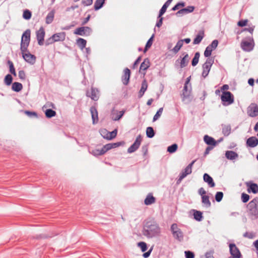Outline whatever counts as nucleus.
<instances>
[{
  "mask_svg": "<svg viewBox=\"0 0 258 258\" xmlns=\"http://www.w3.org/2000/svg\"><path fill=\"white\" fill-rule=\"evenodd\" d=\"M104 132L105 133H106L107 134H108V136H105L106 139L108 140H112V139L116 137L117 135V131L116 129H115L113 131L110 132H108L107 130L104 129Z\"/></svg>",
  "mask_w": 258,
  "mask_h": 258,
  "instance_id": "29",
  "label": "nucleus"
},
{
  "mask_svg": "<svg viewBox=\"0 0 258 258\" xmlns=\"http://www.w3.org/2000/svg\"><path fill=\"white\" fill-rule=\"evenodd\" d=\"M225 157L228 160H233L237 158L238 155L233 151H227L225 152Z\"/></svg>",
  "mask_w": 258,
  "mask_h": 258,
  "instance_id": "24",
  "label": "nucleus"
},
{
  "mask_svg": "<svg viewBox=\"0 0 258 258\" xmlns=\"http://www.w3.org/2000/svg\"><path fill=\"white\" fill-rule=\"evenodd\" d=\"M241 48H253L254 42L252 37H248L242 39L241 42Z\"/></svg>",
  "mask_w": 258,
  "mask_h": 258,
  "instance_id": "9",
  "label": "nucleus"
},
{
  "mask_svg": "<svg viewBox=\"0 0 258 258\" xmlns=\"http://www.w3.org/2000/svg\"><path fill=\"white\" fill-rule=\"evenodd\" d=\"M246 145L251 148H254L258 145V139L255 137H251L246 141Z\"/></svg>",
  "mask_w": 258,
  "mask_h": 258,
  "instance_id": "22",
  "label": "nucleus"
},
{
  "mask_svg": "<svg viewBox=\"0 0 258 258\" xmlns=\"http://www.w3.org/2000/svg\"><path fill=\"white\" fill-rule=\"evenodd\" d=\"M195 10V7L188 6L187 8L182 9L178 11L177 14H188L192 12Z\"/></svg>",
  "mask_w": 258,
  "mask_h": 258,
  "instance_id": "32",
  "label": "nucleus"
},
{
  "mask_svg": "<svg viewBox=\"0 0 258 258\" xmlns=\"http://www.w3.org/2000/svg\"><path fill=\"white\" fill-rule=\"evenodd\" d=\"M131 77V71L130 70L126 68L123 71V74L121 77V81L123 84L126 86L129 83L130 79Z\"/></svg>",
  "mask_w": 258,
  "mask_h": 258,
  "instance_id": "15",
  "label": "nucleus"
},
{
  "mask_svg": "<svg viewBox=\"0 0 258 258\" xmlns=\"http://www.w3.org/2000/svg\"><path fill=\"white\" fill-rule=\"evenodd\" d=\"M184 6H185V3H184V2L178 3L172 8V10L176 11L177 10H178L180 8V7H183Z\"/></svg>",
  "mask_w": 258,
  "mask_h": 258,
  "instance_id": "57",
  "label": "nucleus"
},
{
  "mask_svg": "<svg viewBox=\"0 0 258 258\" xmlns=\"http://www.w3.org/2000/svg\"><path fill=\"white\" fill-rule=\"evenodd\" d=\"M248 192L251 191L253 194H256L258 192V185L257 184L254 183H251L249 185H248Z\"/></svg>",
  "mask_w": 258,
  "mask_h": 258,
  "instance_id": "34",
  "label": "nucleus"
},
{
  "mask_svg": "<svg viewBox=\"0 0 258 258\" xmlns=\"http://www.w3.org/2000/svg\"><path fill=\"white\" fill-rule=\"evenodd\" d=\"M54 16V13L53 11L50 12L46 17V23L47 24H50L52 22Z\"/></svg>",
  "mask_w": 258,
  "mask_h": 258,
  "instance_id": "38",
  "label": "nucleus"
},
{
  "mask_svg": "<svg viewBox=\"0 0 258 258\" xmlns=\"http://www.w3.org/2000/svg\"><path fill=\"white\" fill-rule=\"evenodd\" d=\"M54 42L62 41L65 39V33L64 32L58 33L52 35Z\"/></svg>",
  "mask_w": 258,
  "mask_h": 258,
  "instance_id": "26",
  "label": "nucleus"
},
{
  "mask_svg": "<svg viewBox=\"0 0 258 258\" xmlns=\"http://www.w3.org/2000/svg\"><path fill=\"white\" fill-rule=\"evenodd\" d=\"M193 215L194 219L197 221H201L203 219V213L202 212L196 210H192Z\"/></svg>",
  "mask_w": 258,
  "mask_h": 258,
  "instance_id": "28",
  "label": "nucleus"
},
{
  "mask_svg": "<svg viewBox=\"0 0 258 258\" xmlns=\"http://www.w3.org/2000/svg\"><path fill=\"white\" fill-rule=\"evenodd\" d=\"M24 59L28 62L33 64L35 62L36 57L34 55L31 54L28 49H21Z\"/></svg>",
  "mask_w": 258,
  "mask_h": 258,
  "instance_id": "11",
  "label": "nucleus"
},
{
  "mask_svg": "<svg viewBox=\"0 0 258 258\" xmlns=\"http://www.w3.org/2000/svg\"><path fill=\"white\" fill-rule=\"evenodd\" d=\"M229 252L231 254L228 258H242V255L235 243H230Z\"/></svg>",
  "mask_w": 258,
  "mask_h": 258,
  "instance_id": "7",
  "label": "nucleus"
},
{
  "mask_svg": "<svg viewBox=\"0 0 258 258\" xmlns=\"http://www.w3.org/2000/svg\"><path fill=\"white\" fill-rule=\"evenodd\" d=\"M86 95L90 97L92 100L97 101L99 99V91L97 89L92 87L91 92L87 91Z\"/></svg>",
  "mask_w": 258,
  "mask_h": 258,
  "instance_id": "16",
  "label": "nucleus"
},
{
  "mask_svg": "<svg viewBox=\"0 0 258 258\" xmlns=\"http://www.w3.org/2000/svg\"><path fill=\"white\" fill-rule=\"evenodd\" d=\"M202 202L204 204V205L207 208H209L211 206V203L209 200V197L208 196L205 195L202 196Z\"/></svg>",
  "mask_w": 258,
  "mask_h": 258,
  "instance_id": "33",
  "label": "nucleus"
},
{
  "mask_svg": "<svg viewBox=\"0 0 258 258\" xmlns=\"http://www.w3.org/2000/svg\"><path fill=\"white\" fill-rule=\"evenodd\" d=\"M248 23V20L247 19H245V20H240L239 21H238V22L237 23V25L239 27H243V26H245L247 25Z\"/></svg>",
  "mask_w": 258,
  "mask_h": 258,
  "instance_id": "60",
  "label": "nucleus"
},
{
  "mask_svg": "<svg viewBox=\"0 0 258 258\" xmlns=\"http://www.w3.org/2000/svg\"><path fill=\"white\" fill-rule=\"evenodd\" d=\"M18 77L22 80H25L26 79V74L24 70H20L18 72Z\"/></svg>",
  "mask_w": 258,
  "mask_h": 258,
  "instance_id": "55",
  "label": "nucleus"
},
{
  "mask_svg": "<svg viewBox=\"0 0 258 258\" xmlns=\"http://www.w3.org/2000/svg\"><path fill=\"white\" fill-rule=\"evenodd\" d=\"M191 93V86L184 85L180 94L182 101L185 102L186 100L189 101Z\"/></svg>",
  "mask_w": 258,
  "mask_h": 258,
  "instance_id": "8",
  "label": "nucleus"
},
{
  "mask_svg": "<svg viewBox=\"0 0 258 258\" xmlns=\"http://www.w3.org/2000/svg\"><path fill=\"white\" fill-rule=\"evenodd\" d=\"M156 201L155 198L153 196L152 193H149L144 200V204L146 205H150L154 203Z\"/></svg>",
  "mask_w": 258,
  "mask_h": 258,
  "instance_id": "25",
  "label": "nucleus"
},
{
  "mask_svg": "<svg viewBox=\"0 0 258 258\" xmlns=\"http://www.w3.org/2000/svg\"><path fill=\"white\" fill-rule=\"evenodd\" d=\"M23 89V85L21 83L14 82L12 84V90L15 92H19Z\"/></svg>",
  "mask_w": 258,
  "mask_h": 258,
  "instance_id": "30",
  "label": "nucleus"
},
{
  "mask_svg": "<svg viewBox=\"0 0 258 258\" xmlns=\"http://www.w3.org/2000/svg\"><path fill=\"white\" fill-rule=\"evenodd\" d=\"M178 148V146L176 144H173L171 145V146H169L167 148V152H168L170 153H173L176 151Z\"/></svg>",
  "mask_w": 258,
  "mask_h": 258,
  "instance_id": "45",
  "label": "nucleus"
},
{
  "mask_svg": "<svg viewBox=\"0 0 258 258\" xmlns=\"http://www.w3.org/2000/svg\"><path fill=\"white\" fill-rule=\"evenodd\" d=\"M105 3V0H96L94 5V8L95 11L101 9Z\"/></svg>",
  "mask_w": 258,
  "mask_h": 258,
  "instance_id": "35",
  "label": "nucleus"
},
{
  "mask_svg": "<svg viewBox=\"0 0 258 258\" xmlns=\"http://www.w3.org/2000/svg\"><path fill=\"white\" fill-rule=\"evenodd\" d=\"M45 34L44 29L43 27H41L39 29L36 31V37L38 43L40 45H42L44 43Z\"/></svg>",
  "mask_w": 258,
  "mask_h": 258,
  "instance_id": "14",
  "label": "nucleus"
},
{
  "mask_svg": "<svg viewBox=\"0 0 258 258\" xmlns=\"http://www.w3.org/2000/svg\"><path fill=\"white\" fill-rule=\"evenodd\" d=\"M167 7L163 5L161 9H160L158 17H161L166 11Z\"/></svg>",
  "mask_w": 258,
  "mask_h": 258,
  "instance_id": "62",
  "label": "nucleus"
},
{
  "mask_svg": "<svg viewBox=\"0 0 258 258\" xmlns=\"http://www.w3.org/2000/svg\"><path fill=\"white\" fill-rule=\"evenodd\" d=\"M56 114V112L51 109H47L45 111V116L48 118L55 116Z\"/></svg>",
  "mask_w": 258,
  "mask_h": 258,
  "instance_id": "41",
  "label": "nucleus"
},
{
  "mask_svg": "<svg viewBox=\"0 0 258 258\" xmlns=\"http://www.w3.org/2000/svg\"><path fill=\"white\" fill-rule=\"evenodd\" d=\"M92 32V29L89 27L83 26L77 28L75 31V34L81 36H89Z\"/></svg>",
  "mask_w": 258,
  "mask_h": 258,
  "instance_id": "10",
  "label": "nucleus"
},
{
  "mask_svg": "<svg viewBox=\"0 0 258 258\" xmlns=\"http://www.w3.org/2000/svg\"><path fill=\"white\" fill-rule=\"evenodd\" d=\"M154 37V34H153L152 36L150 38V39L147 41L144 48H149L152 46V45L153 44V42Z\"/></svg>",
  "mask_w": 258,
  "mask_h": 258,
  "instance_id": "52",
  "label": "nucleus"
},
{
  "mask_svg": "<svg viewBox=\"0 0 258 258\" xmlns=\"http://www.w3.org/2000/svg\"><path fill=\"white\" fill-rule=\"evenodd\" d=\"M92 154L95 156H98L104 154V151L102 148L101 149H96L92 151Z\"/></svg>",
  "mask_w": 258,
  "mask_h": 258,
  "instance_id": "46",
  "label": "nucleus"
},
{
  "mask_svg": "<svg viewBox=\"0 0 258 258\" xmlns=\"http://www.w3.org/2000/svg\"><path fill=\"white\" fill-rule=\"evenodd\" d=\"M185 258H194L195 257V254L193 252L190 251H185Z\"/></svg>",
  "mask_w": 258,
  "mask_h": 258,
  "instance_id": "58",
  "label": "nucleus"
},
{
  "mask_svg": "<svg viewBox=\"0 0 258 258\" xmlns=\"http://www.w3.org/2000/svg\"><path fill=\"white\" fill-rule=\"evenodd\" d=\"M204 181L207 182L210 187H213L215 186V183L213 179L208 173H205L203 176Z\"/></svg>",
  "mask_w": 258,
  "mask_h": 258,
  "instance_id": "23",
  "label": "nucleus"
},
{
  "mask_svg": "<svg viewBox=\"0 0 258 258\" xmlns=\"http://www.w3.org/2000/svg\"><path fill=\"white\" fill-rule=\"evenodd\" d=\"M161 229L156 221L154 218H148L143 224L142 234L148 238L158 236Z\"/></svg>",
  "mask_w": 258,
  "mask_h": 258,
  "instance_id": "1",
  "label": "nucleus"
},
{
  "mask_svg": "<svg viewBox=\"0 0 258 258\" xmlns=\"http://www.w3.org/2000/svg\"><path fill=\"white\" fill-rule=\"evenodd\" d=\"M141 60V56H140L138 57V58L134 62V63L133 65V67H132L133 69H135L137 67V65L140 63Z\"/></svg>",
  "mask_w": 258,
  "mask_h": 258,
  "instance_id": "64",
  "label": "nucleus"
},
{
  "mask_svg": "<svg viewBox=\"0 0 258 258\" xmlns=\"http://www.w3.org/2000/svg\"><path fill=\"white\" fill-rule=\"evenodd\" d=\"M243 237L252 239L254 237V234L253 232H246L243 234Z\"/></svg>",
  "mask_w": 258,
  "mask_h": 258,
  "instance_id": "59",
  "label": "nucleus"
},
{
  "mask_svg": "<svg viewBox=\"0 0 258 258\" xmlns=\"http://www.w3.org/2000/svg\"><path fill=\"white\" fill-rule=\"evenodd\" d=\"M213 63L214 59L212 57H209L207 59L206 62L203 64L202 76L203 78H206L208 76Z\"/></svg>",
  "mask_w": 258,
  "mask_h": 258,
  "instance_id": "4",
  "label": "nucleus"
},
{
  "mask_svg": "<svg viewBox=\"0 0 258 258\" xmlns=\"http://www.w3.org/2000/svg\"><path fill=\"white\" fill-rule=\"evenodd\" d=\"M249 199V196L246 194L242 193L241 195V200L243 203H246Z\"/></svg>",
  "mask_w": 258,
  "mask_h": 258,
  "instance_id": "56",
  "label": "nucleus"
},
{
  "mask_svg": "<svg viewBox=\"0 0 258 258\" xmlns=\"http://www.w3.org/2000/svg\"><path fill=\"white\" fill-rule=\"evenodd\" d=\"M248 213L250 216H253L254 218L258 217V198H254L247 205Z\"/></svg>",
  "mask_w": 258,
  "mask_h": 258,
  "instance_id": "2",
  "label": "nucleus"
},
{
  "mask_svg": "<svg viewBox=\"0 0 258 258\" xmlns=\"http://www.w3.org/2000/svg\"><path fill=\"white\" fill-rule=\"evenodd\" d=\"M31 12L29 10H26L24 11L23 14V17L24 19L26 20H29L31 18Z\"/></svg>",
  "mask_w": 258,
  "mask_h": 258,
  "instance_id": "49",
  "label": "nucleus"
},
{
  "mask_svg": "<svg viewBox=\"0 0 258 258\" xmlns=\"http://www.w3.org/2000/svg\"><path fill=\"white\" fill-rule=\"evenodd\" d=\"M222 134L224 136H228L231 131V127L230 124H222Z\"/></svg>",
  "mask_w": 258,
  "mask_h": 258,
  "instance_id": "27",
  "label": "nucleus"
},
{
  "mask_svg": "<svg viewBox=\"0 0 258 258\" xmlns=\"http://www.w3.org/2000/svg\"><path fill=\"white\" fill-rule=\"evenodd\" d=\"M124 144H125V143L124 141H121V142H116V143H111V145H112V149H113V148H117L120 146L124 145Z\"/></svg>",
  "mask_w": 258,
  "mask_h": 258,
  "instance_id": "61",
  "label": "nucleus"
},
{
  "mask_svg": "<svg viewBox=\"0 0 258 258\" xmlns=\"http://www.w3.org/2000/svg\"><path fill=\"white\" fill-rule=\"evenodd\" d=\"M248 115L252 117L258 115V105L255 103H251L247 108Z\"/></svg>",
  "mask_w": 258,
  "mask_h": 258,
  "instance_id": "13",
  "label": "nucleus"
},
{
  "mask_svg": "<svg viewBox=\"0 0 258 258\" xmlns=\"http://www.w3.org/2000/svg\"><path fill=\"white\" fill-rule=\"evenodd\" d=\"M148 87V84L146 80H144L142 83V86L139 91V97H141L144 94L145 91L147 90Z\"/></svg>",
  "mask_w": 258,
  "mask_h": 258,
  "instance_id": "31",
  "label": "nucleus"
},
{
  "mask_svg": "<svg viewBox=\"0 0 258 258\" xmlns=\"http://www.w3.org/2000/svg\"><path fill=\"white\" fill-rule=\"evenodd\" d=\"M25 114L30 117H37V113L35 111H31L29 110L25 111Z\"/></svg>",
  "mask_w": 258,
  "mask_h": 258,
  "instance_id": "51",
  "label": "nucleus"
},
{
  "mask_svg": "<svg viewBox=\"0 0 258 258\" xmlns=\"http://www.w3.org/2000/svg\"><path fill=\"white\" fill-rule=\"evenodd\" d=\"M142 138L141 135L137 136L135 142L128 148L127 153H132L135 152L140 147Z\"/></svg>",
  "mask_w": 258,
  "mask_h": 258,
  "instance_id": "12",
  "label": "nucleus"
},
{
  "mask_svg": "<svg viewBox=\"0 0 258 258\" xmlns=\"http://www.w3.org/2000/svg\"><path fill=\"white\" fill-rule=\"evenodd\" d=\"M87 41L86 40L80 38L77 39V43L78 45L81 48H86V45Z\"/></svg>",
  "mask_w": 258,
  "mask_h": 258,
  "instance_id": "42",
  "label": "nucleus"
},
{
  "mask_svg": "<svg viewBox=\"0 0 258 258\" xmlns=\"http://www.w3.org/2000/svg\"><path fill=\"white\" fill-rule=\"evenodd\" d=\"M150 61L148 58L145 59L143 62H142L140 67V72L143 73L144 75L146 74L145 71L150 67Z\"/></svg>",
  "mask_w": 258,
  "mask_h": 258,
  "instance_id": "21",
  "label": "nucleus"
},
{
  "mask_svg": "<svg viewBox=\"0 0 258 258\" xmlns=\"http://www.w3.org/2000/svg\"><path fill=\"white\" fill-rule=\"evenodd\" d=\"M82 3L84 6H89L92 4L93 0H82Z\"/></svg>",
  "mask_w": 258,
  "mask_h": 258,
  "instance_id": "63",
  "label": "nucleus"
},
{
  "mask_svg": "<svg viewBox=\"0 0 258 258\" xmlns=\"http://www.w3.org/2000/svg\"><path fill=\"white\" fill-rule=\"evenodd\" d=\"M155 133L152 127H148L146 129V136L149 138H152L154 137Z\"/></svg>",
  "mask_w": 258,
  "mask_h": 258,
  "instance_id": "39",
  "label": "nucleus"
},
{
  "mask_svg": "<svg viewBox=\"0 0 258 258\" xmlns=\"http://www.w3.org/2000/svg\"><path fill=\"white\" fill-rule=\"evenodd\" d=\"M163 110V107H161L158 110L156 113L155 114V115L153 117V121H156L160 117V116L162 114Z\"/></svg>",
  "mask_w": 258,
  "mask_h": 258,
  "instance_id": "48",
  "label": "nucleus"
},
{
  "mask_svg": "<svg viewBox=\"0 0 258 258\" xmlns=\"http://www.w3.org/2000/svg\"><path fill=\"white\" fill-rule=\"evenodd\" d=\"M204 37V32H200L199 34L196 36L194 40L193 43L195 44H199L202 41Z\"/></svg>",
  "mask_w": 258,
  "mask_h": 258,
  "instance_id": "37",
  "label": "nucleus"
},
{
  "mask_svg": "<svg viewBox=\"0 0 258 258\" xmlns=\"http://www.w3.org/2000/svg\"><path fill=\"white\" fill-rule=\"evenodd\" d=\"M195 162L196 160H193L185 168L183 171H182L180 174L182 175L184 177H185L187 175L191 174L192 172V167Z\"/></svg>",
  "mask_w": 258,
  "mask_h": 258,
  "instance_id": "20",
  "label": "nucleus"
},
{
  "mask_svg": "<svg viewBox=\"0 0 258 258\" xmlns=\"http://www.w3.org/2000/svg\"><path fill=\"white\" fill-rule=\"evenodd\" d=\"M204 141L207 145L213 147H214L217 144V142L213 138L208 135H205L204 137Z\"/></svg>",
  "mask_w": 258,
  "mask_h": 258,
  "instance_id": "19",
  "label": "nucleus"
},
{
  "mask_svg": "<svg viewBox=\"0 0 258 258\" xmlns=\"http://www.w3.org/2000/svg\"><path fill=\"white\" fill-rule=\"evenodd\" d=\"M111 149H112L111 143L106 144L102 148L103 151H104V154Z\"/></svg>",
  "mask_w": 258,
  "mask_h": 258,
  "instance_id": "54",
  "label": "nucleus"
},
{
  "mask_svg": "<svg viewBox=\"0 0 258 258\" xmlns=\"http://www.w3.org/2000/svg\"><path fill=\"white\" fill-rule=\"evenodd\" d=\"M221 99L223 105L225 106L232 104L234 101V96L229 91H223Z\"/></svg>",
  "mask_w": 258,
  "mask_h": 258,
  "instance_id": "3",
  "label": "nucleus"
},
{
  "mask_svg": "<svg viewBox=\"0 0 258 258\" xmlns=\"http://www.w3.org/2000/svg\"><path fill=\"white\" fill-rule=\"evenodd\" d=\"M91 113L93 124H96L98 121V111L95 106H91L90 109Z\"/></svg>",
  "mask_w": 258,
  "mask_h": 258,
  "instance_id": "18",
  "label": "nucleus"
},
{
  "mask_svg": "<svg viewBox=\"0 0 258 258\" xmlns=\"http://www.w3.org/2000/svg\"><path fill=\"white\" fill-rule=\"evenodd\" d=\"M13 80V79L12 75L10 74H7L4 78V82L6 85L10 86L12 84Z\"/></svg>",
  "mask_w": 258,
  "mask_h": 258,
  "instance_id": "36",
  "label": "nucleus"
},
{
  "mask_svg": "<svg viewBox=\"0 0 258 258\" xmlns=\"http://www.w3.org/2000/svg\"><path fill=\"white\" fill-rule=\"evenodd\" d=\"M138 246L141 248L142 252H145L147 249V245L145 242L141 241L138 242Z\"/></svg>",
  "mask_w": 258,
  "mask_h": 258,
  "instance_id": "47",
  "label": "nucleus"
},
{
  "mask_svg": "<svg viewBox=\"0 0 258 258\" xmlns=\"http://www.w3.org/2000/svg\"><path fill=\"white\" fill-rule=\"evenodd\" d=\"M218 44V41L217 40H214L212 41L211 44L208 46L206 48H216Z\"/></svg>",
  "mask_w": 258,
  "mask_h": 258,
  "instance_id": "53",
  "label": "nucleus"
},
{
  "mask_svg": "<svg viewBox=\"0 0 258 258\" xmlns=\"http://www.w3.org/2000/svg\"><path fill=\"white\" fill-rule=\"evenodd\" d=\"M200 56V54L199 52H197L195 53V56L191 61V65L192 66L195 67L198 64V63L199 62Z\"/></svg>",
  "mask_w": 258,
  "mask_h": 258,
  "instance_id": "44",
  "label": "nucleus"
},
{
  "mask_svg": "<svg viewBox=\"0 0 258 258\" xmlns=\"http://www.w3.org/2000/svg\"><path fill=\"white\" fill-rule=\"evenodd\" d=\"M182 55L183 56V57L181 58L180 56L181 59H178L176 61L179 62L180 67L181 68H183L188 64L190 58L188 54L186 53L185 52L183 53Z\"/></svg>",
  "mask_w": 258,
  "mask_h": 258,
  "instance_id": "17",
  "label": "nucleus"
},
{
  "mask_svg": "<svg viewBox=\"0 0 258 258\" xmlns=\"http://www.w3.org/2000/svg\"><path fill=\"white\" fill-rule=\"evenodd\" d=\"M223 197V193L222 191H218L215 195V200L217 202H220L222 201Z\"/></svg>",
  "mask_w": 258,
  "mask_h": 258,
  "instance_id": "50",
  "label": "nucleus"
},
{
  "mask_svg": "<svg viewBox=\"0 0 258 258\" xmlns=\"http://www.w3.org/2000/svg\"><path fill=\"white\" fill-rule=\"evenodd\" d=\"M8 65L9 66V71H10V72L12 75H13L14 76H16V72L15 69V67H14V64H13V62L11 60H9L8 61Z\"/></svg>",
  "mask_w": 258,
  "mask_h": 258,
  "instance_id": "43",
  "label": "nucleus"
},
{
  "mask_svg": "<svg viewBox=\"0 0 258 258\" xmlns=\"http://www.w3.org/2000/svg\"><path fill=\"white\" fill-rule=\"evenodd\" d=\"M124 111H120L117 112L116 114L113 113L112 114V119L114 121L119 120L124 114Z\"/></svg>",
  "mask_w": 258,
  "mask_h": 258,
  "instance_id": "40",
  "label": "nucleus"
},
{
  "mask_svg": "<svg viewBox=\"0 0 258 258\" xmlns=\"http://www.w3.org/2000/svg\"><path fill=\"white\" fill-rule=\"evenodd\" d=\"M171 231L175 239L179 241H181L183 239V233L179 229L177 225L175 223L173 224L171 226Z\"/></svg>",
  "mask_w": 258,
  "mask_h": 258,
  "instance_id": "6",
  "label": "nucleus"
},
{
  "mask_svg": "<svg viewBox=\"0 0 258 258\" xmlns=\"http://www.w3.org/2000/svg\"><path fill=\"white\" fill-rule=\"evenodd\" d=\"M31 30L27 29L22 34L20 48H27L30 41Z\"/></svg>",
  "mask_w": 258,
  "mask_h": 258,
  "instance_id": "5",
  "label": "nucleus"
}]
</instances>
